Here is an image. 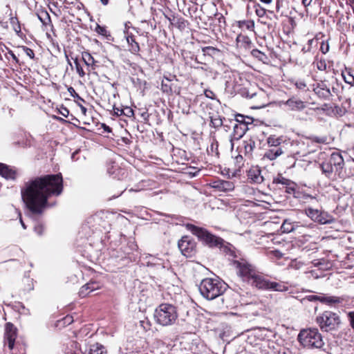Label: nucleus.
<instances>
[{"label":"nucleus","instance_id":"49","mask_svg":"<svg viewBox=\"0 0 354 354\" xmlns=\"http://www.w3.org/2000/svg\"><path fill=\"white\" fill-rule=\"evenodd\" d=\"M68 91L71 94V95L75 98H77L79 100H81L82 102H84V99L81 97L76 92L75 90L72 87L70 86L68 88Z\"/></svg>","mask_w":354,"mask_h":354},{"label":"nucleus","instance_id":"30","mask_svg":"<svg viewBox=\"0 0 354 354\" xmlns=\"http://www.w3.org/2000/svg\"><path fill=\"white\" fill-rule=\"evenodd\" d=\"M236 40L237 42L240 44L241 46H243L245 49L250 48L252 41L248 36L240 35L237 37Z\"/></svg>","mask_w":354,"mask_h":354},{"label":"nucleus","instance_id":"37","mask_svg":"<svg viewBox=\"0 0 354 354\" xmlns=\"http://www.w3.org/2000/svg\"><path fill=\"white\" fill-rule=\"evenodd\" d=\"M214 18L215 20L217 21L218 26L220 28H225V25H226L225 19V17H223V15L221 13H219V12H216L214 15Z\"/></svg>","mask_w":354,"mask_h":354},{"label":"nucleus","instance_id":"9","mask_svg":"<svg viewBox=\"0 0 354 354\" xmlns=\"http://www.w3.org/2000/svg\"><path fill=\"white\" fill-rule=\"evenodd\" d=\"M329 153L325 151H320L318 153L317 156H314V167L320 169L322 174H325L326 176H330V175L335 171L333 167L330 164V160H328Z\"/></svg>","mask_w":354,"mask_h":354},{"label":"nucleus","instance_id":"11","mask_svg":"<svg viewBox=\"0 0 354 354\" xmlns=\"http://www.w3.org/2000/svg\"><path fill=\"white\" fill-rule=\"evenodd\" d=\"M17 337V327L10 322L6 323L5 325L4 332V344L8 346L9 350H12L14 348Z\"/></svg>","mask_w":354,"mask_h":354},{"label":"nucleus","instance_id":"15","mask_svg":"<svg viewBox=\"0 0 354 354\" xmlns=\"http://www.w3.org/2000/svg\"><path fill=\"white\" fill-rule=\"evenodd\" d=\"M328 160L335 169V172L340 175L342 173L345 165L344 158L338 152H333L329 154Z\"/></svg>","mask_w":354,"mask_h":354},{"label":"nucleus","instance_id":"48","mask_svg":"<svg viewBox=\"0 0 354 354\" xmlns=\"http://www.w3.org/2000/svg\"><path fill=\"white\" fill-rule=\"evenodd\" d=\"M347 318H348L350 326L354 330V310L350 311L347 313Z\"/></svg>","mask_w":354,"mask_h":354},{"label":"nucleus","instance_id":"45","mask_svg":"<svg viewBox=\"0 0 354 354\" xmlns=\"http://www.w3.org/2000/svg\"><path fill=\"white\" fill-rule=\"evenodd\" d=\"M302 5L306 8L305 12H301L299 15H301V18L304 17V20H306L308 18V9L307 7L310 6V0H301Z\"/></svg>","mask_w":354,"mask_h":354},{"label":"nucleus","instance_id":"46","mask_svg":"<svg viewBox=\"0 0 354 354\" xmlns=\"http://www.w3.org/2000/svg\"><path fill=\"white\" fill-rule=\"evenodd\" d=\"M295 86L299 90H308L306 82L303 80H297Z\"/></svg>","mask_w":354,"mask_h":354},{"label":"nucleus","instance_id":"5","mask_svg":"<svg viewBox=\"0 0 354 354\" xmlns=\"http://www.w3.org/2000/svg\"><path fill=\"white\" fill-rule=\"evenodd\" d=\"M154 318L163 326L172 325L178 318L176 308L169 304H161L155 310Z\"/></svg>","mask_w":354,"mask_h":354},{"label":"nucleus","instance_id":"10","mask_svg":"<svg viewBox=\"0 0 354 354\" xmlns=\"http://www.w3.org/2000/svg\"><path fill=\"white\" fill-rule=\"evenodd\" d=\"M317 114L324 113L328 116H342L346 113V109L338 105L332 106L324 103L320 107L311 108Z\"/></svg>","mask_w":354,"mask_h":354},{"label":"nucleus","instance_id":"16","mask_svg":"<svg viewBox=\"0 0 354 354\" xmlns=\"http://www.w3.org/2000/svg\"><path fill=\"white\" fill-rule=\"evenodd\" d=\"M210 186L218 192H228L234 190V184L230 180H216L210 183Z\"/></svg>","mask_w":354,"mask_h":354},{"label":"nucleus","instance_id":"35","mask_svg":"<svg viewBox=\"0 0 354 354\" xmlns=\"http://www.w3.org/2000/svg\"><path fill=\"white\" fill-rule=\"evenodd\" d=\"M269 290L283 292L288 290V287L281 283L271 281Z\"/></svg>","mask_w":354,"mask_h":354},{"label":"nucleus","instance_id":"59","mask_svg":"<svg viewBox=\"0 0 354 354\" xmlns=\"http://www.w3.org/2000/svg\"><path fill=\"white\" fill-rule=\"evenodd\" d=\"M60 113L64 116V117H68V114H69V111L68 109L65 108V107H63L62 108V110L59 111Z\"/></svg>","mask_w":354,"mask_h":354},{"label":"nucleus","instance_id":"1","mask_svg":"<svg viewBox=\"0 0 354 354\" xmlns=\"http://www.w3.org/2000/svg\"><path fill=\"white\" fill-rule=\"evenodd\" d=\"M62 190V175L48 174L26 182L21 194L27 209L34 214H41L47 207L48 198L60 195Z\"/></svg>","mask_w":354,"mask_h":354},{"label":"nucleus","instance_id":"56","mask_svg":"<svg viewBox=\"0 0 354 354\" xmlns=\"http://www.w3.org/2000/svg\"><path fill=\"white\" fill-rule=\"evenodd\" d=\"M113 109L115 115L120 116V115H123L124 109H120L118 107H116L115 106H113Z\"/></svg>","mask_w":354,"mask_h":354},{"label":"nucleus","instance_id":"54","mask_svg":"<svg viewBox=\"0 0 354 354\" xmlns=\"http://www.w3.org/2000/svg\"><path fill=\"white\" fill-rule=\"evenodd\" d=\"M35 232L38 234V235H41L44 232V227L41 224H38L35 227Z\"/></svg>","mask_w":354,"mask_h":354},{"label":"nucleus","instance_id":"7","mask_svg":"<svg viewBox=\"0 0 354 354\" xmlns=\"http://www.w3.org/2000/svg\"><path fill=\"white\" fill-rule=\"evenodd\" d=\"M313 87V95H311V104H317L316 101L330 100L333 96L330 87L325 82L320 81L311 85Z\"/></svg>","mask_w":354,"mask_h":354},{"label":"nucleus","instance_id":"25","mask_svg":"<svg viewBox=\"0 0 354 354\" xmlns=\"http://www.w3.org/2000/svg\"><path fill=\"white\" fill-rule=\"evenodd\" d=\"M0 176L8 180H14L16 178V171L3 163H0Z\"/></svg>","mask_w":354,"mask_h":354},{"label":"nucleus","instance_id":"52","mask_svg":"<svg viewBox=\"0 0 354 354\" xmlns=\"http://www.w3.org/2000/svg\"><path fill=\"white\" fill-rule=\"evenodd\" d=\"M23 49H24L25 53L26 54V55L28 56L30 59L35 58L34 51L31 48H30L27 46H24Z\"/></svg>","mask_w":354,"mask_h":354},{"label":"nucleus","instance_id":"18","mask_svg":"<svg viewBox=\"0 0 354 354\" xmlns=\"http://www.w3.org/2000/svg\"><path fill=\"white\" fill-rule=\"evenodd\" d=\"M288 106L289 109L295 111H301L308 105V102H304L296 97H291L284 103Z\"/></svg>","mask_w":354,"mask_h":354},{"label":"nucleus","instance_id":"3","mask_svg":"<svg viewBox=\"0 0 354 354\" xmlns=\"http://www.w3.org/2000/svg\"><path fill=\"white\" fill-rule=\"evenodd\" d=\"M227 287V284L218 279L205 278L201 281L198 290L201 295L207 300L222 297V303L224 304L225 298L223 296Z\"/></svg>","mask_w":354,"mask_h":354},{"label":"nucleus","instance_id":"36","mask_svg":"<svg viewBox=\"0 0 354 354\" xmlns=\"http://www.w3.org/2000/svg\"><path fill=\"white\" fill-rule=\"evenodd\" d=\"M239 26L241 28H245L249 30H252L254 28V23L253 21H239Z\"/></svg>","mask_w":354,"mask_h":354},{"label":"nucleus","instance_id":"14","mask_svg":"<svg viewBox=\"0 0 354 354\" xmlns=\"http://www.w3.org/2000/svg\"><path fill=\"white\" fill-rule=\"evenodd\" d=\"M319 47V50L326 54L329 50L328 38L322 32L317 33L313 39H311V46Z\"/></svg>","mask_w":354,"mask_h":354},{"label":"nucleus","instance_id":"23","mask_svg":"<svg viewBox=\"0 0 354 354\" xmlns=\"http://www.w3.org/2000/svg\"><path fill=\"white\" fill-rule=\"evenodd\" d=\"M324 346L321 334L317 328H311V348H320Z\"/></svg>","mask_w":354,"mask_h":354},{"label":"nucleus","instance_id":"12","mask_svg":"<svg viewBox=\"0 0 354 354\" xmlns=\"http://www.w3.org/2000/svg\"><path fill=\"white\" fill-rule=\"evenodd\" d=\"M178 248L185 257H192L195 250V243L188 236H183L178 241Z\"/></svg>","mask_w":354,"mask_h":354},{"label":"nucleus","instance_id":"32","mask_svg":"<svg viewBox=\"0 0 354 354\" xmlns=\"http://www.w3.org/2000/svg\"><path fill=\"white\" fill-rule=\"evenodd\" d=\"M310 332L308 330H302L298 335V341L304 346H307L310 340H308Z\"/></svg>","mask_w":354,"mask_h":354},{"label":"nucleus","instance_id":"58","mask_svg":"<svg viewBox=\"0 0 354 354\" xmlns=\"http://www.w3.org/2000/svg\"><path fill=\"white\" fill-rule=\"evenodd\" d=\"M346 165L350 168H354V159L353 158H348L346 161Z\"/></svg>","mask_w":354,"mask_h":354},{"label":"nucleus","instance_id":"44","mask_svg":"<svg viewBox=\"0 0 354 354\" xmlns=\"http://www.w3.org/2000/svg\"><path fill=\"white\" fill-rule=\"evenodd\" d=\"M74 63H75V68H76L77 73H78L80 77H84L85 73H84L82 67L80 64L77 58H75L74 59Z\"/></svg>","mask_w":354,"mask_h":354},{"label":"nucleus","instance_id":"42","mask_svg":"<svg viewBox=\"0 0 354 354\" xmlns=\"http://www.w3.org/2000/svg\"><path fill=\"white\" fill-rule=\"evenodd\" d=\"M251 55L260 61H263L266 57V55L258 49H253L251 51Z\"/></svg>","mask_w":354,"mask_h":354},{"label":"nucleus","instance_id":"63","mask_svg":"<svg viewBox=\"0 0 354 354\" xmlns=\"http://www.w3.org/2000/svg\"><path fill=\"white\" fill-rule=\"evenodd\" d=\"M211 95H214V93L212 91H205V95L207 97H209V98H213Z\"/></svg>","mask_w":354,"mask_h":354},{"label":"nucleus","instance_id":"60","mask_svg":"<svg viewBox=\"0 0 354 354\" xmlns=\"http://www.w3.org/2000/svg\"><path fill=\"white\" fill-rule=\"evenodd\" d=\"M140 324L145 330H147L149 328V324L147 321H140Z\"/></svg>","mask_w":354,"mask_h":354},{"label":"nucleus","instance_id":"61","mask_svg":"<svg viewBox=\"0 0 354 354\" xmlns=\"http://www.w3.org/2000/svg\"><path fill=\"white\" fill-rule=\"evenodd\" d=\"M73 321V317L71 316H66L64 318V323L66 324H70Z\"/></svg>","mask_w":354,"mask_h":354},{"label":"nucleus","instance_id":"33","mask_svg":"<svg viewBox=\"0 0 354 354\" xmlns=\"http://www.w3.org/2000/svg\"><path fill=\"white\" fill-rule=\"evenodd\" d=\"M210 125L214 128H218L223 125V120L218 114L213 115L210 117Z\"/></svg>","mask_w":354,"mask_h":354},{"label":"nucleus","instance_id":"43","mask_svg":"<svg viewBox=\"0 0 354 354\" xmlns=\"http://www.w3.org/2000/svg\"><path fill=\"white\" fill-rule=\"evenodd\" d=\"M281 229L283 232L288 233L293 230V225L287 221H284L281 225Z\"/></svg>","mask_w":354,"mask_h":354},{"label":"nucleus","instance_id":"6","mask_svg":"<svg viewBox=\"0 0 354 354\" xmlns=\"http://www.w3.org/2000/svg\"><path fill=\"white\" fill-rule=\"evenodd\" d=\"M316 322L320 328L324 331H330L336 330L341 324L339 316L332 311H324L320 316L316 319Z\"/></svg>","mask_w":354,"mask_h":354},{"label":"nucleus","instance_id":"47","mask_svg":"<svg viewBox=\"0 0 354 354\" xmlns=\"http://www.w3.org/2000/svg\"><path fill=\"white\" fill-rule=\"evenodd\" d=\"M254 7L256 8L255 12L258 17H263L266 15V9L261 7L259 3H256Z\"/></svg>","mask_w":354,"mask_h":354},{"label":"nucleus","instance_id":"8","mask_svg":"<svg viewBox=\"0 0 354 354\" xmlns=\"http://www.w3.org/2000/svg\"><path fill=\"white\" fill-rule=\"evenodd\" d=\"M283 142V137L269 136L267 142L270 149L265 153L264 157L273 160L283 153V147L281 145Z\"/></svg>","mask_w":354,"mask_h":354},{"label":"nucleus","instance_id":"28","mask_svg":"<svg viewBox=\"0 0 354 354\" xmlns=\"http://www.w3.org/2000/svg\"><path fill=\"white\" fill-rule=\"evenodd\" d=\"M344 298L337 296L325 295L324 304L330 306H335L344 301Z\"/></svg>","mask_w":354,"mask_h":354},{"label":"nucleus","instance_id":"50","mask_svg":"<svg viewBox=\"0 0 354 354\" xmlns=\"http://www.w3.org/2000/svg\"><path fill=\"white\" fill-rule=\"evenodd\" d=\"M326 294H320L319 295H311V302L319 301L324 304Z\"/></svg>","mask_w":354,"mask_h":354},{"label":"nucleus","instance_id":"39","mask_svg":"<svg viewBox=\"0 0 354 354\" xmlns=\"http://www.w3.org/2000/svg\"><path fill=\"white\" fill-rule=\"evenodd\" d=\"M342 76L346 83L350 85H354V76L351 73V72H343Z\"/></svg>","mask_w":354,"mask_h":354},{"label":"nucleus","instance_id":"34","mask_svg":"<svg viewBox=\"0 0 354 354\" xmlns=\"http://www.w3.org/2000/svg\"><path fill=\"white\" fill-rule=\"evenodd\" d=\"M202 51L203 53V55H208L212 57L216 56L220 53V50L218 48L212 46H205L202 48Z\"/></svg>","mask_w":354,"mask_h":354},{"label":"nucleus","instance_id":"53","mask_svg":"<svg viewBox=\"0 0 354 354\" xmlns=\"http://www.w3.org/2000/svg\"><path fill=\"white\" fill-rule=\"evenodd\" d=\"M311 141H313V142H315L317 143H326L327 138L326 136H323L321 138L314 137V138H311Z\"/></svg>","mask_w":354,"mask_h":354},{"label":"nucleus","instance_id":"64","mask_svg":"<svg viewBox=\"0 0 354 354\" xmlns=\"http://www.w3.org/2000/svg\"><path fill=\"white\" fill-rule=\"evenodd\" d=\"M79 106H80V109H81V111H82V113H83L84 115H86V107H84V106L81 105V104H80Z\"/></svg>","mask_w":354,"mask_h":354},{"label":"nucleus","instance_id":"26","mask_svg":"<svg viewBox=\"0 0 354 354\" xmlns=\"http://www.w3.org/2000/svg\"><path fill=\"white\" fill-rule=\"evenodd\" d=\"M84 354H106V348L100 344L91 345L88 349L85 348Z\"/></svg>","mask_w":354,"mask_h":354},{"label":"nucleus","instance_id":"29","mask_svg":"<svg viewBox=\"0 0 354 354\" xmlns=\"http://www.w3.org/2000/svg\"><path fill=\"white\" fill-rule=\"evenodd\" d=\"M127 41L130 46L129 50L133 54H137L140 51V46L138 43L136 41L134 36L132 35H128Z\"/></svg>","mask_w":354,"mask_h":354},{"label":"nucleus","instance_id":"55","mask_svg":"<svg viewBox=\"0 0 354 354\" xmlns=\"http://www.w3.org/2000/svg\"><path fill=\"white\" fill-rule=\"evenodd\" d=\"M140 115L141 118L143 119V120L145 121V122H148L149 118V114L147 110L142 111V113H140Z\"/></svg>","mask_w":354,"mask_h":354},{"label":"nucleus","instance_id":"19","mask_svg":"<svg viewBox=\"0 0 354 354\" xmlns=\"http://www.w3.org/2000/svg\"><path fill=\"white\" fill-rule=\"evenodd\" d=\"M270 282L271 281L266 279L264 277L259 274L258 272H257L254 278L250 282V284L255 286L259 289L269 290Z\"/></svg>","mask_w":354,"mask_h":354},{"label":"nucleus","instance_id":"62","mask_svg":"<svg viewBox=\"0 0 354 354\" xmlns=\"http://www.w3.org/2000/svg\"><path fill=\"white\" fill-rule=\"evenodd\" d=\"M102 127L105 131L111 132V128L110 127L107 126L106 124L103 123V124H102Z\"/></svg>","mask_w":354,"mask_h":354},{"label":"nucleus","instance_id":"22","mask_svg":"<svg viewBox=\"0 0 354 354\" xmlns=\"http://www.w3.org/2000/svg\"><path fill=\"white\" fill-rule=\"evenodd\" d=\"M258 138V136H253L250 138L243 140V147L245 156L248 158H251L254 149L256 147L255 139Z\"/></svg>","mask_w":354,"mask_h":354},{"label":"nucleus","instance_id":"13","mask_svg":"<svg viewBox=\"0 0 354 354\" xmlns=\"http://www.w3.org/2000/svg\"><path fill=\"white\" fill-rule=\"evenodd\" d=\"M272 185L277 186L281 185L282 187H279V188H285V191L288 194H292L295 189V183L290 179L283 177L281 174H277V176L273 178Z\"/></svg>","mask_w":354,"mask_h":354},{"label":"nucleus","instance_id":"27","mask_svg":"<svg viewBox=\"0 0 354 354\" xmlns=\"http://www.w3.org/2000/svg\"><path fill=\"white\" fill-rule=\"evenodd\" d=\"M169 20L172 25L175 26L180 31L184 30L188 24L187 21L181 17H174L172 19H169Z\"/></svg>","mask_w":354,"mask_h":354},{"label":"nucleus","instance_id":"2","mask_svg":"<svg viewBox=\"0 0 354 354\" xmlns=\"http://www.w3.org/2000/svg\"><path fill=\"white\" fill-rule=\"evenodd\" d=\"M186 227L208 247L218 248L221 252L227 257L228 259H230V257H236V248L222 238L214 235L203 227H200L193 224L188 223L186 225Z\"/></svg>","mask_w":354,"mask_h":354},{"label":"nucleus","instance_id":"31","mask_svg":"<svg viewBox=\"0 0 354 354\" xmlns=\"http://www.w3.org/2000/svg\"><path fill=\"white\" fill-rule=\"evenodd\" d=\"M37 17L44 26H46L51 22L50 17L46 10H41L39 13H37Z\"/></svg>","mask_w":354,"mask_h":354},{"label":"nucleus","instance_id":"51","mask_svg":"<svg viewBox=\"0 0 354 354\" xmlns=\"http://www.w3.org/2000/svg\"><path fill=\"white\" fill-rule=\"evenodd\" d=\"M123 112V115L129 118L133 117L134 115L133 110L129 106L124 107Z\"/></svg>","mask_w":354,"mask_h":354},{"label":"nucleus","instance_id":"40","mask_svg":"<svg viewBox=\"0 0 354 354\" xmlns=\"http://www.w3.org/2000/svg\"><path fill=\"white\" fill-rule=\"evenodd\" d=\"M247 119L248 121H245V117L241 114H237L236 115V122H237L236 124L247 123V125L248 124H252V118L247 117Z\"/></svg>","mask_w":354,"mask_h":354},{"label":"nucleus","instance_id":"24","mask_svg":"<svg viewBox=\"0 0 354 354\" xmlns=\"http://www.w3.org/2000/svg\"><path fill=\"white\" fill-rule=\"evenodd\" d=\"M100 288V283L97 281H90L83 286L80 290V295L82 297H86L90 292H92Z\"/></svg>","mask_w":354,"mask_h":354},{"label":"nucleus","instance_id":"57","mask_svg":"<svg viewBox=\"0 0 354 354\" xmlns=\"http://www.w3.org/2000/svg\"><path fill=\"white\" fill-rule=\"evenodd\" d=\"M162 88L163 91H171V86L168 85L167 83H165L164 81L162 82Z\"/></svg>","mask_w":354,"mask_h":354},{"label":"nucleus","instance_id":"4","mask_svg":"<svg viewBox=\"0 0 354 354\" xmlns=\"http://www.w3.org/2000/svg\"><path fill=\"white\" fill-rule=\"evenodd\" d=\"M229 260L231 261V265L236 270V274L243 281L250 283L257 272L254 266L250 264L247 260L240 257L237 251L236 257H230Z\"/></svg>","mask_w":354,"mask_h":354},{"label":"nucleus","instance_id":"38","mask_svg":"<svg viewBox=\"0 0 354 354\" xmlns=\"http://www.w3.org/2000/svg\"><path fill=\"white\" fill-rule=\"evenodd\" d=\"M82 59L86 65L88 66H91L94 64V58L91 56L89 53L84 52L82 53Z\"/></svg>","mask_w":354,"mask_h":354},{"label":"nucleus","instance_id":"41","mask_svg":"<svg viewBox=\"0 0 354 354\" xmlns=\"http://www.w3.org/2000/svg\"><path fill=\"white\" fill-rule=\"evenodd\" d=\"M95 30L96 32H97L98 34H100L102 36H104V37L110 36V35H109V32L107 31L106 28L105 26H102L99 24H97Z\"/></svg>","mask_w":354,"mask_h":354},{"label":"nucleus","instance_id":"21","mask_svg":"<svg viewBox=\"0 0 354 354\" xmlns=\"http://www.w3.org/2000/svg\"><path fill=\"white\" fill-rule=\"evenodd\" d=\"M248 179L254 183H261L264 181L265 178L262 175V171L259 167L251 168L248 173Z\"/></svg>","mask_w":354,"mask_h":354},{"label":"nucleus","instance_id":"20","mask_svg":"<svg viewBox=\"0 0 354 354\" xmlns=\"http://www.w3.org/2000/svg\"><path fill=\"white\" fill-rule=\"evenodd\" d=\"M247 123L235 124L233 127V133L231 136V142L234 140H238L241 139L248 131ZM233 146V143H232Z\"/></svg>","mask_w":354,"mask_h":354},{"label":"nucleus","instance_id":"17","mask_svg":"<svg viewBox=\"0 0 354 354\" xmlns=\"http://www.w3.org/2000/svg\"><path fill=\"white\" fill-rule=\"evenodd\" d=\"M311 220L320 224L330 223L333 221L332 216L324 212H319L317 209L311 208Z\"/></svg>","mask_w":354,"mask_h":354}]
</instances>
